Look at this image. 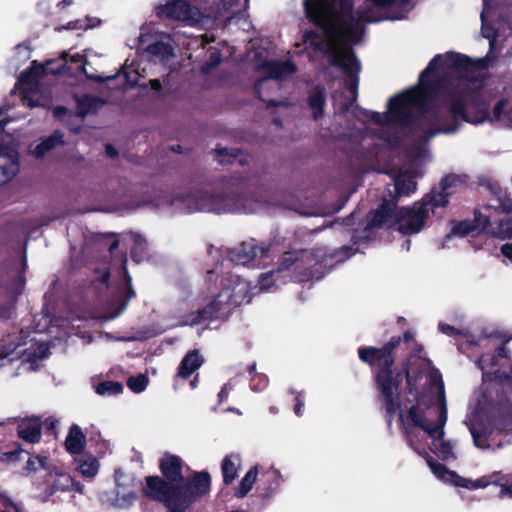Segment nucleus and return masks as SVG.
<instances>
[{"mask_svg":"<svg viewBox=\"0 0 512 512\" xmlns=\"http://www.w3.org/2000/svg\"><path fill=\"white\" fill-rule=\"evenodd\" d=\"M482 85L483 71L467 56L439 54L421 72L418 85L390 98L385 113L369 112L384 145H398L407 133L417 141L406 150L402 166L385 171L398 197L416 191L415 179L429 158L426 143L430 139L456 132L463 122L481 124L489 119V105L479 93Z\"/></svg>","mask_w":512,"mask_h":512,"instance_id":"1","label":"nucleus"},{"mask_svg":"<svg viewBox=\"0 0 512 512\" xmlns=\"http://www.w3.org/2000/svg\"><path fill=\"white\" fill-rule=\"evenodd\" d=\"M414 333L393 337L382 348H359V358L378 367L375 376L377 400L388 426L397 416L408 444L420 456H428L426 445L443 459L454 458L455 444L444 438L447 422V403L441 374L432 368L431 361L420 353L421 347L407 359L404 372H394L392 351L402 342L409 343Z\"/></svg>","mask_w":512,"mask_h":512,"instance_id":"2","label":"nucleus"},{"mask_svg":"<svg viewBox=\"0 0 512 512\" xmlns=\"http://www.w3.org/2000/svg\"><path fill=\"white\" fill-rule=\"evenodd\" d=\"M368 8L352 11V0H304L308 18L317 31L303 36L305 50L326 54L344 74L349 95L342 108L347 110L358 96L360 62L350 45L360 41L364 23L401 20L412 10L411 0H367Z\"/></svg>","mask_w":512,"mask_h":512,"instance_id":"3","label":"nucleus"},{"mask_svg":"<svg viewBox=\"0 0 512 512\" xmlns=\"http://www.w3.org/2000/svg\"><path fill=\"white\" fill-rule=\"evenodd\" d=\"M482 384L475 390L465 419L474 445L481 450L502 448L501 434L512 435V366L509 352L501 346L475 361Z\"/></svg>","mask_w":512,"mask_h":512,"instance_id":"4","label":"nucleus"},{"mask_svg":"<svg viewBox=\"0 0 512 512\" xmlns=\"http://www.w3.org/2000/svg\"><path fill=\"white\" fill-rule=\"evenodd\" d=\"M170 207L172 212L214 214L254 213L263 204L251 200L240 192V185L223 180L216 184H207L188 192H175L162 197V204Z\"/></svg>","mask_w":512,"mask_h":512,"instance_id":"5","label":"nucleus"},{"mask_svg":"<svg viewBox=\"0 0 512 512\" xmlns=\"http://www.w3.org/2000/svg\"><path fill=\"white\" fill-rule=\"evenodd\" d=\"M460 180L456 176H447L442 179L440 190H432L420 202L412 207L398 208L396 202L386 201L378 209L371 212L367 228H382L396 226L404 235L419 233L426 219L434 213L435 208L444 207L449 202L452 193L450 189Z\"/></svg>","mask_w":512,"mask_h":512,"instance_id":"6","label":"nucleus"},{"mask_svg":"<svg viewBox=\"0 0 512 512\" xmlns=\"http://www.w3.org/2000/svg\"><path fill=\"white\" fill-rule=\"evenodd\" d=\"M182 468L179 456L162 454V504L166 512H186L209 491L211 479L207 472H196L186 479Z\"/></svg>","mask_w":512,"mask_h":512,"instance_id":"7","label":"nucleus"},{"mask_svg":"<svg viewBox=\"0 0 512 512\" xmlns=\"http://www.w3.org/2000/svg\"><path fill=\"white\" fill-rule=\"evenodd\" d=\"M253 289L250 284L242 279L238 273H231L222 277L217 292H214L206 300L201 309L181 317L176 323L168 324V327L197 325L206 321H225L231 315L233 309L244 302H250Z\"/></svg>","mask_w":512,"mask_h":512,"instance_id":"8","label":"nucleus"},{"mask_svg":"<svg viewBox=\"0 0 512 512\" xmlns=\"http://www.w3.org/2000/svg\"><path fill=\"white\" fill-rule=\"evenodd\" d=\"M326 258V248L287 252L283 255L276 269L260 275L258 280L259 291L270 292L278 284L286 283L288 278L304 281L305 278L313 277V266H326Z\"/></svg>","mask_w":512,"mask_h":512,"instance_id":"9","label":"nucleus"},{"mask_svg":"<svg viewBox=\"0 0 512 512\" xmlns=\"http://www.w3.org/2000/svg\"><path fill=\"white\" fill-rule=\"evenodd\" d=\"M248 57L254 62L255 69L262 74L255 84V91L259 98L268 105H278V102L268 98L269 92L279 89L277 81L293 74L296 70L295 65L289 60H268L264 49L249 52Z\"/></svg>","mask_w":512,"mask_h":512,"instance_id":"10","label":"nucleus"},{"mask_svg":"<svg viewBox=\"0 0 512 512\" xmlns=\"http://www.w3.org/2000/svg\"><path fill=\"white\" fill-rule=\"evenodd\" d=\"M428 465L438 480L470 490L486 488L489 485L500 482L502 479V474L500 472H494L476 480H471L457 475L454 471L448 470L443 464L435 461L429 460Z\"/></svg>","mask_w":512,"mask_h":512,"instance_id":"11","label":"nucleus"},{"mask_svg":"<svg viewBox=\"0 0 512 512\" xmlns=\"http://www.w3.org/2000/svg\"><path fill=\"white\" fill-rule=\"evenodd\" d=\"M488 189L494 195L489 207L498 213H512V199L500 187L489 184ZM488 232L491 236L499 239H512V217L490 225Z\"/></svg>","mask_w":512,"mask_h":512,"instance_id":"12","label":"nucleus"},{"mask_svg":"<svg viewBox=\"0 0 512 512\" xmlns=\"http://www.w3.org/2000/svg\"><path fill=\"white\" fill-rule=\"evenodd\" d=\"M271 249L264 243H257L255 240L243 242L237 248L229 252L232 262L237 265L251 264L253 267L265 265L264 259L269 258Z\"/></svg>","mask_w":512,"mask_h":512,"instance_id":"13","label":"nucleus"},{"mask_svg":"<svg viewBox=\"0 0 512 512\" xmlns=\"http://www.w3.org/2000/svg\"><path fill=\"white\" fill-rule=\"evenodd\" d=\"M438 329L442 334L454 338L459 350L466 353L470 347L481 346L486 338L476 339L468 327L457 328L449 324L439 323Z\"/></svg>","mask_w":512,"mask_h":512,"instance_id":"14","label":"nucleus"},{"mask_svg":"<svg viewBox=\"0 0 512 512\" xmlns=\"http://www.w3.org/2000/svg\"><path fill=\"white\" fill-rule=\"evenodd\" d=\"M47 482H50L46 487V494L48 496H52L56 492H66V491H75L78 493H83L84 485L80 482L75 481V479L66 472H55L52 473V476H48Z\"/></svg>","mask_w":512,"mask_h":512,"instance_id":"15","label":"nucleus"},{"mask_svg":"<svg viewBox=\"0 0 512 512\" xmlns=\"http://www.w3.org/2000/svg\"><path fill=\"white\" fill-rule=\"evenodd\" d=\"M141 508L143 512H158L160 506V476H148L142 488Z\"/></svg>","mask_w":512,"mask_h":512,"instance_id":"16","label":"nucleus"},{"mask_svg":"<svg viewBox=\"0 0 512 512\" xmlns=\"http://www.w3.org/2000/svg\"><path fill=\"white\" fill-rule=\"evenodd\" d=\"M17 436L23 441L36 444L42 436V419L40 416H31L22 419L17 425Z\"/></svg>","mask_w":512,"mask_h":512,"instance_id":"17","label":"nucleus"},{"mask_svg":"<svg viewBox=\"0 0 512 512\" xmlns=\"http://www.w3.org/2000/svg\"><path fill=\"white\" fill-rule=\"evenodd\" d=\"M17 157L18 153L11 145L5 143L0 144V159H2L0 163V174L5 178L0 179V182H6L15 175L18 170Z\"/></svg>","mask_w":512,"mask_h":512,"instance_id":"18","label":"nucleus"},{"mask_svg":"<svg viewBox=\"0 0 512 512\" xmlns=\"http://www.w3.org/2000/svg\"><path fill=\"white\" fill-rule=\"evenodd\" d=\"M86 435L80 426L72 424L65 439V449L71 455L81 454L86 446Z\"/></svg>","mask_w":512,"mask_h":512,"instance_id":"19","label":"nucleus"},{"mask_svg":"<svg viewBox=\"0 0 512 512\" xmlns=\"http://www.w3.org/2000/svg\"><path fill=\"white\" fill-rule=\"evenodd\" d=\"M64 134L61 130H54L49 136L40 139L33 150L36 159H42L45 155L55 149L57 146L64 145Z\"/></svg>","mask_w":512,"mask_h":512,"instance_id":"20","label":"nucleus"},{"mask_svg":"<svg viewBox=\"0 0 512 512\" xmlns=\"http://www.w3.org/2000/svg\"><path fill=\"white\" fill-rule=\"evenodd\" d=\"M203 363V358L197 350L190 351L182 359L176 379V385L180 380H185L190 377L196 370L200 368Z\"/></svg>","mask_w":512,"mask_h":512,"instance_id":"21","label":"nucleus"},{"mask_svg":"<svg viewBox=\"0 0 512 512\" xmlns=\"http://www.w3.org/2000/svg\"><path fill=\"white\" fill-rule=\"evenodd\" d=\"M215 159L221 164L243 166L249 163L250 157L238 149L217 148L214 150Z\"/></svg>","mask_w":512,"mask_h":512,"instance_id":"22","label":"nucleus"},{"mask_svg":"<svg viewBox=\"0 0 512 512\" xmlns=\"http://www.w3.org/2000/svg\"><path fill=\"white\" fill-rule=\"evenodd\" d=\"M475 222L477 223H472L470 221H461L452 227L451 234L455 236L464 237L476 231L479 228L485 230L489 234L488 228L490 227V225H495V223H490L488 217L486 216L481 217L476 215Z\"/></svg>","mask_w":512,"mask_h":512,"instance_id":"23","label":"nucleus"},{"mask_svg":"<svg viewBox=\"0 0 512 512\" xmlns=\"http://www.w3.org/2000/svg\"><path fill=\"white\" fill-rule=\"evenodd\" d=\"M266 487L264 488V492L261 494L263 499H270L281 487L284 483L285 479L281 474L280 470L271 466L264 473Z\"/></svg>","mask_w":512,"mask_h":512,"instance_id":"24","label":"nucleus"},{"mask_svg":"<svg viewBox=\"0 0 512 512\" xmlns=\"http://www.w3.org/2000/svg\"><path fill=\"white\" fill-rule=\"evenodd\" d=\"M241 466V458L238 454H229L224 457L221 463L223 482L226 485L231 484L238 475Z\"/></svg>","mask_w":512,"mask_h":512,"instance_id":"25","label":"nucleus"},{"mask_svg":"<svg viewBox=\"0 0 512 512\" xmlns=\"http://www.w3.org/2000/svg\"><path fill=\"white\" fill-rule=\"evenodd\" d=\"M105 103L106 101L100 97L84 95L77 102L78 115L85 117L88 114H96Z\"/></svg>","mask_w":512,"mask_h":512,"instance_id":"26","label":"nucleus"},{"mask_svg":"<svg viewBox=\"0 0 512 512\" xmlns=\"http://www.w3.org/2000/svg\"><path fill=\"white\" fill-rule=\"evenodd\" d=\"M491 121L512 127V102L507 99L500 100L493 109Z\"/></svg>","mask_w":512,"mask_h":512,"instance_id":"27","label":"nucleus"},{"mask_svg":"<svg viewBox=\"0 0 512 512\" xmlns=\"http://www.w3.org/2000/svg\"><path fill=\"white\" fill-rule=\"evenodd\" d=\"M76 469L85 478H94L99 471V461L91 454H84L81 458L76 460Z\"/></svg>","mask_w":512,"mask_h":512,"instance_id":"28","label":"nucleus"},{"mask_svg":"<svg viewBox=\"0 0 512 512\" xmlns=\"http://www.w3.org/2000/svg\"><path fill=\"white\" fill-rule=\"evenodd\" d=\"M39 470H45L47 476H52L51 463L46 456L31 454L26 462L24 471L27 474L36 473Z\"/></svg>","mask_w":512,"mask_h":512,"instance_id":"29","label":"nucleus"},{"mask_svg":"<svg viewBox=\"0 0 512 512\" xmlns=\"http://www.w3.org/2000/svg\"><path fill=\"white\" fill-rule=\"evenodd\" d=\"M258 476V466L251 467L235 488L234 495L237 498L245 497L252 489Z\"/></svg>","mask_w":512,"mask_h":512,"instance_id":"30","label":"nucleus"},{"mask_svg":"<svg viewBox=\"0 0 512 512\" xmlns=\"http://www.w3.org/2000/svg\"><path fill=\"white\" fill-rule=\"evenodd\" d=\"M70 61L72 63H80V65L78 67L79 72L84 74L88 80H91V81H94L97 83L110 82V81L116 79L118 76V74L110 75V76H102V75H98V74L88 73L86 71L87 60L85 59V57L83 55H80V54L71 56Z\"/></svg>","mask_w":512,"mask_h":512,"instance_id":"31","label":"nucleus"},{"mask_svg":"<svg viewBox=\"0 0 512 512\" xmlns=\"http://www.w3.org/2000/svg\"><path fill=\"white\" fill-rule=\"evenodd\" d=\"M127 258L124 256V259L122 260L121 264V272L123 276V287L121 290V293L124 296V302L122 304V308L125 309L128 302L136 296V292L132 287V277L130 276L127 267Z\"/></svg>","mask_w":512,"mask_h":512,"instance_id":"32","label":"nucleus"},{"mask_svg":"<svg viewBox=\"0 0 512 512\" xmlns=\"http://www.w3.org/2000/svg\"><path fill=\"white\" fill-rule=\"evenodd\" d=\"M308 104L313 111V116L318 119L323 114L325 104V92L323 88L316 87L309 95Z\"/></svg>","mask_w":512,"mask_h":512,"instance_id":"33","label":"nucleus"},{"mask_svg":"<svg viewBox=\"0 0 512 512\" xmlns=\"http://www.w3.org/2000/svg\"><path fill=\"white\" fill-rule=\"evenodd\" d=\"M124 386L118 381H101L96 386V393L102 396L117 395L123 392Z\"/></svg>","mask_w":512,"mask_h":512,"instance_id":"34","label":"nucleus"},{"mask_svg":"<svg viewBox=\"0 0 512 512\" xmlns=\"http://www.w3.org/2000/svg\"><path fill=\"white\" fill-rule=\"evenodd\" d=\"M491 13V6L489 0H483V10L481 12V21H482V34L487 39H492L490 41V45H492L494 40V32L489 28L488 25V17Z\"/></svg>","mask_w":512,"mask_h":512,"instance_id":"35","label":"nucleus"},{"mask_svg":"<svg viewBox=\"0 0 512 512\" xmlns=\"http://www.w3.org/2000/svg\"><path fill=\"white\" fill-rule=\"evenodd\" d=\"M148 385V378L144 374H139L137 376H130L127 379L128 388L134 393L143 392Z\"/></svg>","mask_w":512,"mask_h":512,"instance_id":"36","label":"nucleus"},{"mask_svg":"<svg viewBox=\"0 0 512 512\" xmlns=\"http://www.w3.org/2000/svg\"><path fill=\"white\" fill-rule=\"evenodd\" d=\"M147 243L139 234L134 237V246L131 249V257L134 261L140 262L146 254Z\"/></svg>","mask_w":512,"mask_h":512,"instance_id":"37","label":"nucleus"},{"mask_svg":"<svg viewBox=\"0 0 512 512\" xmlns=\"http://www.w3.org/2000/svg\"><path fill=\"white\" fill-rule=\"evenodd\" d=\"M94 426L91 425V431L89 433V441L91 443H95L97 453H105L109 448V442L107 440L102 439L101 433L99 430L94 431Z\"/></svg>","mask_w":512,"mask_h":512,"instance_id":"38","label":"nucleus"},{"mask_svg":"<svg viewBox=\"0 0 512 512\" xmlns=\"http://www.w3.org/2000/svg\"><path fill=\"white\" fill-rule=\"evenodd\" d=\"M47 65V75H64L68 73V65L67 62L58 63L56 60H48L45 62Z\"/></svg>","mask_w":512,"mask_h":512,"instance_id":"39","label":"nucleus"},{"mask_svg":"<svg viewBox=\"0 0 512 512\" xmlns=\"http://www.w3.org/2000/svg\"><path fill=\"white\" fill-rule=\"evenodd\" d=\"M494 484L500 487V497L512 498V483L507 475H502L501 481Z\"/></svg>","mask_w":512,"mask_h":512,"instance_id":"40","label":"nucleus"},{"mask_svg":"<svg viewBox=\"0 0 512 512\" xmlns=\"http://www.w3.org/2000/svg\"><path fill=\"white\" fill-rule=\"evenodd\" d=\"M59 421L53 416H50L42 421V429H45L46 434L56 436L58 432Z\"/></svg>","mask_w":512,"mask_h":512,"instance_id":"41","label":"nucleus"},{"mask_svg":"<svg viewBox=\"0 0 512 512\" xmlns=\"http://www.w3.org/2000/svg\"><path fill=\"white\" fill-rule=\"evenodd\" d=\"M268 385V378L262 374H256L251 379V389L255 392L262 391Z\"/></svg>","mask_w":512,"mask_h":512,"instance_id":"42","label":"nucleus"},{"mask_svg":"<svg viewBox=\"0 0 512 512\" xmlns=\"http://www.w3.org/2000/svg\"><path fill=\"white\" fill-rule=\"evenodd\" d=\"M25 268H26V260L23 262V270L17 275L16 279L13 281L14 285V293L16 295H20L25 286Z\"/></svg>","mask_w":512,"mask_h":512,"instance_id":"43","label":"nucleus"},{"mask_svg":"<svg viewBox=\"0 0 512 512\" xmlns=\"http://www.w3.org/2000/svg\"><path fill=\"white\" fill-rule=\"evenodd\" d=\"M89 20V18H86V20L78 19L75 21H70L64 28L69 30H87L88 28H92L94 26L92 24L87 23Z\"/></svg>","mask_w":512,"mask_h":512,"instance_id":"44","label":"nucleus"},{"mask_svg":"<svg viewBox=\"0 0 512 512\" xmlns=\"http://www.w3.org/2000/svg\"><path fill=\"white\" fill-rule=\"evenodd\" d=\"M116 495H117V499L122 500V503L124 505H130L135 500L138 499V494L134 491H129L128 493H125L118 489Z\"/></svg>","mask_w":512,"mask_h":512,"instance_id":"45","label":"nucleus"},{"mask_svg":"<svg viewBox=\"0 0 512 512\" xmlns=\"http://www.w3.org/2000/svg\"><path fill=\"white\" fill-rule=\"evenodd\" d=\"M30 70H31V73L34 74L36 79L42 78V77L46 76L47 65H46V63H38L37 61H33L31 63Z\"/></svg>","mask_w":512,"mask_h":512,"instance_id":"46","label":"nucleus"},{"mask_svg":"<svg viewBox=\"0 0 512 512\" xmlns=\"http://www.w3.org/2000/svg\"><path fill=\"white\" fill-rule=\"evenodd\" d=\"M22 453L30 454L28 451L24 450L20 445H18L16 449L5 452L4 457L9 462H16L20 460V455Z\"/></svg>","mask_w":512,"mask_h":512,"instance_id":"47","label":"nucleus"},{"mask_svg":"<svg viewBox=\"0 0 512 512\" xmlns=\"http://www.w3.org/2000/svg\"><path fill=\"white\" fill-rule=\"evenodd\" d=\"M95 273L98 274V276L95 278L94 282H99L107 288L109 286L111 276L109 269H96Z\"/></svg>","mask_w":512,"mask_h":512,"instance_id":"48","label":"nucleus"},{"mask_svg":"<svg viewBox=\"0 0 512 512\" xmlns=\"http://www.w3.org/2000/svg\"><path fill=\"white\" fill-rule=\"evenodd\" d=\"M236 383V380L232 379L222 387V389L218 393L219 402L227 400L230 391L233 389Z\"/></svg>","mask_w":512,"mask_h":512,"instance_id":"49","label":"nucleus"},{"mask_svg":"<svg viewBox=\"0 0 512 512\" xmlns=\"http://www.w3.org/2000/svg\"><path fill=\"white\" fill-rule=\"evenodd\" d=\"M116 237V234L114 233H108V234H100L98 235V239H110V238H114L113 240H111V242L108 244V251L110 252V254H112L119 246V240L115 238Z\"/></svg>","mask_w":512,"mask_h":512,"instance_id":"50","label":"nucleus"},{"mask_svg":"<svg viewBox=\"0 0 512 512\" xmlns=\"http://www.w3.org/2000/svg\"><path fill=\"white\" fill-rule=\"evenodd\" d=\"M500 252L507 260L512 262V243H505L501 246Z\"/></svg>","mask_w":512,"mask_h":512,"instance_id":"51","label":"nucleus"},{"mask_svg":"<svg viewBox=\"0 0 512 512\" xmlns=\"http://www.w3.org/2000/svg\"><path fill=\"white\" fill-rule=\"evenodd\" d=\"M304 406V398L303 396L301 395V393H299L297 396H296V405L294 407V412L297 416H302V408Z\"/></svg>","mask_w":512,"mask_h":512,"instance_id":"52","label":"nucleus"},{"mask_svg":"<svg viewBox=\"0 0 512 512\" xmlns=\"http://www.w3.org/2000/svg\"><path fill=\"white\" fill-rule=\"evenodd\" d=\"M147 51L155 56H160V40H156L147 46Z\"/></svg>","mask_w":512,"mask_h":512,"instance_id":"53","label":"nucleus"},{"mask_svg":"<svg viewBox=\"0 0 512 512\" xmlns=\"http://www.w3.org/2000/svg\"><path fill=\"white\" fill-rule=\"evenodd\" d=\"M105 154L111 159H116L119 155L118 150L112 144H107L105 146Z\"/></svg>","mask_w":512,"mask_h":512,"instance_id":"54","label":"nucleus"},{"mask_svg":"<svg viewBox=\"0 0 512 512\" xmlns=\"http://www.w3.org/2000/svg\"><path fill=\"white\" fill-rule=\"evenodd\" d=\"M172 52H173V48L171 47L170 44L168 43H165L163 40H162V60L169 56V55H172Z\"/></svg>","mask_w":512,"mask_h":512,"instance_id":"55","label":"nucleus"},{"mask_svg":"<svg viewBox=\"0 0 512 512\" xmlns=\"http://www.w3.org/2000/svg\"><path fill=\"white\" fill-rule=\"evenodd\" d=\"M340 253L341 254L343 253L345 255L343 257L342 256H338V260L339 261L343 260L344 258L350 257L351 255H353L355 253V251L351 247L345 246V247L342 248Z\"/></svg>","mask_w":512,"mask_h":512,"instance_id":"56","label":"nucleus"},{"mask_svg":"<svg viewBox=\"0 0 512 512\" xmlns=\"http://www.w3.org/2000/svg\"><path fill=\"white\" fill-rule=\"evenodd\" d=\"M150 85L154 91L160 92V79L159 78L150 80Z\"/></svg>","mask_w":512,"mask_h":512,"instance_id":"57","label":"nucleus"},{"mask_svg":"<svg viewBox=\"0 0 512 512\" xmlns=\"http://www.w3.org/2000/svg\"><path fill=\"white\" fill-rule=\"evenodd\" d=\"M235 0H222V5L225 10H228L234 6Z\"/></svg>","mask_w":512,"mask_h":512,"instance_id":"58","label":"nucleus"},{"mask_svg":"<svg viewBox=\"0 0 512 512\" xmlns=\"http://www.w3.org/2000/svg\"><path fill=\"white\" fill-rule=\"evenodd\" d=\"M3 113L0 111V131L4 130L5 126L9 122L7 118H3Z\"/></svg>","mask_w":512,"mask_h":512,"instance_id":"59","label":"nucleus"},{"mask_svg":"<svg viewBox=\"0 0 512 512\" xmlns=\"http://www.w3.org/2000/svg\"><path fill=\"white\" fill-rule=\"evenodd\" d=\"M211 60L212 64L216 65L220 62V56L217 52H211Z\"/></svg>","mask_w":512,"mask_h":512,"instance_id":"60","label":"nucleus"},{"mask_svg":"<svg viewBox=\"0 0 512 512\" xmlns=\"http://www.w3.org/2000/svg\"><path fill=\"white\" fill-rule=\"evenodd\" d=\"M197 383H198V375L195 376L194 379L189 382L190 388L195 389L197 387Z\"/></svg>","mask_w":512,"mask_h":512,"instance_id":"61","label":"nucleus"},{"mask_svg":"<svg viewBox=\"0 0 512 512\" xmlns=\"http://www.w3.org/2000/svg\"><path fill=\"white\" fill-rule=\"evenodd\" d=\"M154 14L156 17L160 18V3L154 6Z\"/></svg>","mask_w":512,"mask_h":512,"instance_id":"62","label":"nucleus"},{"mask_svg":"<svg viewBox=\"0 0 512 512\" xmlns=\"http://www.w3.org/2000/svg\"><path fill=\"white\" fill-rule=\"evenodd\" d=\"M269 412L271 414H277L278 413V408L276 406H271V407H269Z\"/></svg>","mask_w":512,"mask_h":512,"instance_id":"63","label":"nucleus"},{"mask_svg":"<svg viewBox=\"0 0 512 512\" xmlns=\"http://www.w3.org/2000/svg\"><path fill=\"white\" fill-rule=\"evenodd\" d=\"M214 274H215V272H214V271H208V273H207V277H208V280H209V281H212Z\"/></svg>","mask_w":512,"mask_h":512,"instance_id":"64","label":"nucleus"}]
</instances>
